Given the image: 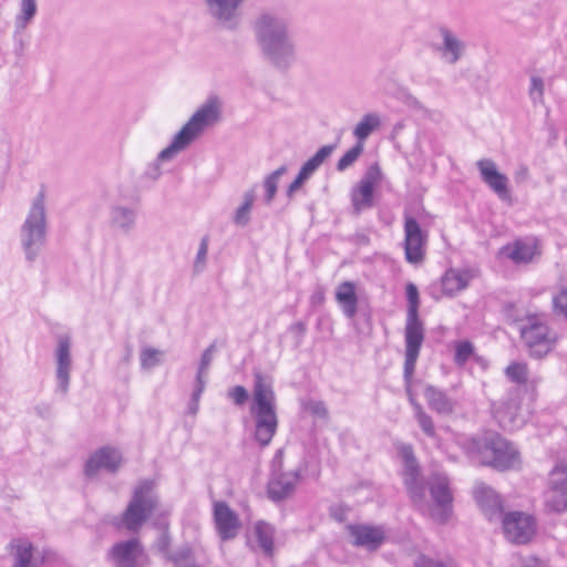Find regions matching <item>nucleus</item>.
I'll use <instances>...</instances> for the list:
<instances>
[{
	"label": "nucleus",
	"instance_id": "f257e3e1",
	"mask_svg": "<svg viewBox=\"0 0 567 567\" xmlns=\"http://www.w3.org/2000/svg\"><path fill=\"white\" fill-rule=\"evenodd\" d=\"M257 47L262 56L279 70H288L296 61V43L290 33V21L281 12L264 9L251 23Z\"/></svg>",
	"mask_w": 567,
	"mask_h": 567
},
{
	"label": "nucleus",
	"instance_id": "f03ea898",
	"mask_svg": "<svg viewBox=\"0 0 567 567\" xmlns=\"http://www.w3.org/2000/svg\"><path fill=\"white\" fill-rule=\"evenodd\" d=\"M219 117L220 102L216 96L209 97L174 135L171 144L148 164L144 176L150 181H157L162 175L161 164L172 161L177 154L187 150L208 126L218 122Z\"/></svg>",
	"mask_w": 567,
	"mask_h": 567
},
{
	"label": "nucleus",
	"instance_id": "7ed1b4c3",
	"mask_svg": "<svg viewBox=\"0 0 567 567\" xmlns=\"http://www.w3.org/2000/svg\"><path fill=\"white\" fill-rule=\"evenodd\" d=\"M250 413L255 420V439L260 446H267L278 426L276 396L271 382L258 371L255 372Z\"/></svg>",
	"mask_w": 567,
	"mask_h": 567
},
{
	"label": "nucleus",
	"instance_id": "20e7f679",
	"mask_svg": "<svg viewBox=\"0 0 567 567\" xmlns=\"http://www.w3.org/2000/svg\"><path fill=\"white\" fill-rule=\"evenodd\" d=\"M20 239L27 259L34 260L47 239V208L43 189L32 200L20 229Z\"/></svg>",
	"mask_w": 567,
	"mask_h": 567
},
{
	"label": "nucleus",
	"instance_id": "39448f33",
	"mask_svg": "<svg viewBox=\"0 0 567 567\" xmlns=\"http://www.w3.org/2000/svg\"><path fill=\"white\" fill-rule=\"evenodd\" d=\"M406 299L408 313L404 340L406 347V374H410L413 369V362L417 361L420 350L424 341V326L419 318V290L412 282L406 285Z\"/></svg>",
	"mask_w": 567,
	"mask_h": 567
},
{
	"label": "nucleus",
	"instance_id": "423d86ee",
	"mask_svg": "<svg viewBox=\"0 0 567 567\" xmlns=\"http://www.w3.org/2000/svg\"><path fill=\"white\" fill-rule=\"evenodd\" d=\"M157 506L154 483L150 480L141 482L134 489L133 496L122 514L121 525L130 532L141 528Z\"/></svg>",
	"mask_w": 567,
	"mask_h": 567
},
{
	"label": "nucleus",
	"instance_id": "0eeeda50",
	"mask_svg": "<svg viewBox=\"0 0 567 567\" xmlns=\"http://www.w3.org/2000/svg\"><path fill=\"white\" fill-rule=\"evenodd\" d=\"M519 332L530 354L538 358L547 354L556 340L542 315H528L520 319Z\"/></svg>",
	"mask_w": 567,
	"mask_h": 567
},
{
	"label": "nucleus",
	"instance_id": "6e6552de",
	"mask_svg": "<svg viewBox=\"0 0 567 567\" xmlns=\"http://www.w3.org/2000/svg\"><path fill=\"white\" fill-rule=\"evenodd\" d=\"M248 0H202L206 16L220 30L236 32L241 25V9Z\"/></svg>",
	"mask_w": 567,
	"mask_h": 567
},
{
	"label": "nucleus",
	"instance_id": "1a4fd4ad",
	"mask_svg": "<svg viewBox=\"0 0 567 567\" xmlns=\"http://www.w3.org/2000/svg\"><path fill=\"white\" fill-rule=\"evenodd\" d=\"M427 486L433 505L430 506L426 502V507L422 511L429 509L431 517L435 522L444 524L452 515L453 495L449 477L443 473H433L429 477Z\"/></svg>",
	"mask_w": 567,
	"mask_h": 567
},
{
	"label": "nucleus",
	"instance_id": "9d476101",
	"mask_svg": "<svg viewBox=\"0 0 567 567\" xmlns=\"http://www.w3.org/2000/svg\"><path fill=\"white\" fill-rule=\"evenodd\" d=\"M398 452L404 464V484L409 495L419 509L426 507V493L423 483L420 480V466L415 458L412 445L402 443L398 446Z\"/></svg>",
	"mask_w": 567,
	"mask_h": 567
},
{
	"label": "nucleus",
	"instance_id": "9b49d317",
	"mask_svg": "<svg viewBox=\"0 0 567 567\" xmlns=\"http://www.w3.org/2000/svg\"><path fill=\"white\" fill-rule=\"evenodd\" d=\"M544 504L545 508L551 513L567 511V463L558 462L549 472Z\"/></svg>",
	"mask_w": 567,
	"mask_h": 567
},
{
	"label": "nucleus",
	"instance_id": "f8f14e48",
	"mask_svg": "<svg viewBox=\"0 0 567 567\" xmlns=\"http://www.w3.org/2000/svg\"><path fill=\"white\" fill-rule=\"evenodd\" d=\"M520 401L519 391L512 390L493 403V415L502 429L513 431L523 424Z\"/></svg>",
	"mask_w": 567,
	"mask_h": 567
},
{
	"label": "nucleus",
	"instance_id": "ddd939ff",
	"mask_svg": "<svg viewBox=\"0 0 567 567\" xmlns=\"http://www.w3.org/2000/svg\"><path fill=\"white\" fill-rule=\"evenodd\" d=\"M488 465L501 470H512L519 465V453L511 442L499 435L491 436L485 443Z\"/></svg>",
	"mask_w": 567,
	"mask_h": 567
},
{
	"label": "nucleus",
	"instance_id": "4468645a",
	"mask_svg": "<svg viewBox=\"0 0 567 567\" xmlns=\"http://www.w3.org/2000/svg\"><path fill=\"white\" fill-rule=\"evenodd\" d=\"M427 234L424 231L417 220L410 216H404V254L408 262L419 265L424 260Z\"/></svg>",
	"mask_w": 567,
	"mask_h": 567
},
{
	"label": "nucleus",
	"instance_id": "2eb2a0df",
	"mask_svg": "<svg viewBox=\"0 0 567 567\" xmlns=\"http://www.w3.org/2000/svg\"><path fill=\"white\" fill-rule=\"evenodd\" d=\"M505 537L515 544L528 543L536 530V523L532 515L522 512H511L501 518Z\"/></svg>",
	"mask_w": 567,
	"mask_h": 567
},
{
	"label": "nucleus",
	"instance_id": "dca6fc26",
	"mask_svg": "<svg viewBox=\"0 0 567 567\" xmlns=\"http://www.w3.org/2000/svg\"><path fill=\"white\" fill-rule=\"evenodd\" d=\"M382 172L378 164L369 166L358 185L351 190V202L357 214L373 206L374 187L381 182Z\"/></svg>",
	"mask_w": 567,
	"mask_h": 567
},
{
	"label": "nucleus",
	"instance_id": "f3484780",
	"mask_svg": "<svg viewBox=\"0 0 567 567\" xmlns=\"http://www.w3.org/2000/svg\"><path fill=\"white\" fill-rule=\"evenodd\" d=\"M107 558L112 567H144V550L135 538L115 543Z\"/></svg>",
	"mask_w": 567,
	"mask_h": 567
},
{
	"label": "nucleus",
	"instance_id": "a211bd4d",
	"mask_svg": "<svg viewBox=\"0 0 567 567\" xmlns=\"http://www.w3.org/2000/svg\"><path fill=\"white\" fill-rule=\"evenodd\" d=\"M71 346L72 342L69 336L59 337L58 346L55 349V377L58 382V390L62 394H66L69 391L70 372L72 369Z\"/></svg>",
	"mask_w": 567,
	"mask_h": 567
},
{
	"label": "nucleus",
	"instance_id": "6ab92c4d",
	"mask_svg": "<svg viewBox=\"0 0 567 567\" xmlns=\"http://www.w3.org/2000/svg\"><path fill=\"white\" fill-rule=\"evenodd\" d=\"M122 464V455L118 450L104 446L95 451L86 461L84 473L87 477H93L100 470L115 473Z\"/></svg>",
	"mask_w": 567,
	"mask_h": 567
},
{
	"label": "nucleus",
	"instance_id": "aec40b11",
	"mask_svg": "<svg viewBox=\"0 0 567 567\" xmlns=\"http://www.w3.org/2000/svg\"><path fill=\"white\" fill-rule=\"evenodd\" d=\"M439 31L442 38L436 49L440 58L447 64H456L466 53V42L446 27L440 28Z\"/></svg>",
	"mask_w": 567,
	"mask_h": 567
},
{
	"label": "nucleus",
	"instance_id": "412c9836",
	"mask_svg": "<svg viewBox=\"0 0 567 567\" xmlns=\"http://www.w3.org/2000/svg\"><path fill=\"white\" fill-rule=\"evenodd\" d=\"M214 522L223 540L235 538L240 528L237 514L225 502L214 504Z\"/></svg>",
	"mask_w": 567,
	"mask_h": 567
},
{
	"label": "nucleus",
	"instance_id": "4be33fe9",
	"mask_svg": "<svg viewBox=\"0 0 567 567\" xmlns=\"http://www.w3.org/2000/svg\"><path fill=\"white\" fill-rule=\"evenodd\" d=\"M476 165L483 182L488 185L501 199H508L511 197L508 178L506 175L498 172L496 164L492 159H481Z\"/></svg>",
	"mask_w": 567,
	"mask_h": 567
},
{
	"label": "nucleus",
	"instance_id": "5701e85b",
	"mask_svg": "<svg viewBox=\"0 0 567 567\" xmlns=\"http://www.w3.org/2000/svg\"><path fill=\"white\" fill-rule=\"evenodd\" d=\"M347 529L353 545L369 550L378 549L385 539V533L381 526L348 525Z\"/></svg>",
	"mask_w": 567,
	"mask_h": 567
},
{
	"label": "nucleus",
	"instance_id": "b1692460",
	"mask_svg": "<svg viewBox=\"0 0 567 567\" xmlns=\"http://www.w3.org/2000/svg\"><path fill=\"white\" fill-rule=\"evenodd\" d=\"M474 498L488 520L503 517V505L498 494L489 486L480 483L474 487Z\"/></svg>",
	"mask_w": 567,
	"mask_h": 567
},
{
	"label": "nucleus",
	"instance_id": "393cba45",
	"mask_svg": "<svg viewBox=\"0 0 567 567\" xmlns=\"http://www.w3.org/2000/svg\"><path fill=\"white\" fill-rule=\"evenodd\" d=\"M476 276V270L471 268H450L441 278L442 293L447 297L455 296L460 291L466 289L471 280Z\"/></svg>",
	"mask_w": 567,
	"mask_h": 567
},
{
	"label": "nucleus",
	"instance_id": "a878e982",
	"mask_svg": "<svg viewBox=\"0 0 567 567\" xmlns=\"http://www.w3.org/2000/svg\"><path fill=\"white\" fill-rule=\"evenodd\" d=\"M299 480L297 472L282 473L274 476L268 483V496L275 502L282 501L290 496Z\"/></svg>",
	"mask_w": 567,
	"mask_h": 567
},
{
	"label": "nucleus",
	"instance_id": "bb28decb",
	"mask_svg": "<svg viewBox=\"0 0 567 567\" xmlns=\"http://www.w3.org/2000/svg\"><path fill=\"white\" fill-rule=\"evenodd\" d=\"M355 290L352 281H342L336 289V300L348 319H353L358 312L359 299Z\"/></svg>",
	"mask_w": 567,
	"mask_h": 567
},
{
	"label": "nucleus",
	"instance_id": "cd10ccee",
	"mask_svg": "<svg viewBox=\"0 0 567 567\" xmlns=\"http://www.w3.org/2000/svg\"><path fill=\"white\" fill-rule=\"evenodd\" d=\"M423 394L430 409L437 414L450 415L454 412L455 402L444 391L426 384Z\"/></svg>",
	"mask_w": 567,
	"mask_h": 567
},
{
	"label": "nucleus",
	"instance_id": "c85d7f7f",
	"mask_svg": "<svg viewBox=\"0 0 567 567\" xmlns=\"http://www.w3.org/2000/svg\"><path fill=\"white\" fill-rule=\"evenodd\" d=\"M136 221V212L127 206L116 205L111 208L110 223L113 228L128 234Z\"/></svg>",
	"mask_w": 567,
	"mask_h": 567
},
{
	"label": "nucleus",
	"instance_id": "c756f323",
	"mask_svg": "<svg viewBox=\"0 0 567 567\" xmlns=\"http://www.w3.org/2000/svg\"><path fill=\"white\" fill-rule=\"evenodd\" d=\"M507 257L516 264H528L535 256L539 255L537 245L534 241H516L512 247L505 248Z\"/></svg>",
	"mask_w": 567,
	"mask_h": 567
},
{
	"label": "nucleus",
	"instance_id": "7c9ffc66",
	"mask_svg": "<svg viewBox=\"0 0 567 567\" xmlns=\"http://www.w3.org/2000/svg\"><path fill=\"white\" fill-rule=\"evenodd\" d=\"M13 550V567H35L33 560V547L30 542L17 539L11 543Z\"/></svg>",
	"mask_w": 567,
	"mask_h": 567
},
{
	"label": "nucleus",
	"instance_id": "2f4dec72",
	"mask_svg": "<svg viewBox=\"0 0 567 567\" xmlns=\"http://www.w3.org/2000/svg\"><path fill=\"white\" fill-rule=\"evenodd\" d=\"M38 11L37 0H21L19 13L14 19L16 33L23 32L33 21Z\"/></svg>",
	"mask_w": 567,
	"mask_h": 567
},
{
	"label": "nucleus",
	"instance_id": "473e14b6",
	"mask_svg": "<svg viewBox=\"0 0 567 567\" xmlns=\"http://www.w3.org/2000/svg\"><path fill=\"white\" fill-rule=\"evenodd\" d=\"M169 559L175 567H205L204 561L196 556L194 549L188 545L179 547L171 555Z\"/></svg>",
	"mask_w": 567,
	"mask_h": 567
},
{
	"label": "nucleus",
	"instance_id": "72a5a7b5",
	"mask_svg": "<svg viewBox=\"0 0 567 567\" xmlns=\"http://www.w3.org/2000/svg\"><path fill=\"white\" fill-rule=\"evenodd\" d=\"M380 125V116L377 113H368L363 115L360 122L355 125L353 130V135L358 140V143L363 144V142L369 137V135Z\"/></svg>",
	"mask_w": 567,
	"mask_h": 567
},
{
	"label": "nucleus",
	"instance_id": "f704fd0d",
	"mask_svg": "<svg viewBox=\"0 0 567 567\" xmlns=\"http://www.w3.org/2000/svg\"><path fill=\"white\" fill-rule=\"evenodd\" d=\"M255 533L260 548L266 555L271 556L274 551L275 528L270 524L259 522L255 526Z\"/></svg>",
	"mask_w": 567,
	"mask_h": 567
},
{
	"label": "nucleus",
	"instance_id": "c9c22d12",
	"mask_svg": "<svg viewBox=\"0 0 567 567\" xmlns=\"http://www.w3.org/2000/svg\"><path fill=\"white\" fill-rule=\"evenodd\" d=\"M243 204L236 209L234 214V223L238 226H247L250 221V213L255 202L254 190H248L244 194Z\"/></svg>",
	"mask_w": 567,
	"mask_h": 567
},
{
	"label": "nucleus",
	"instance_id": "e433bc0d",
	"mask_svg": "<svg viewBox=\"0 0 567 567\" xmlns=\"http://www.w3.org/2000/svg\"><path fill=\"white\" fill-rule=\"evenodd\" d=\"M163 351L145 347L140 352L141 368L143 370H151L163 362Z\"/></svg>",
	"mask_w": 567,
	"mask_h": 567
},
{
	"label": "nucleus",
	"instance_id": "4c0bfd02",
	"mask_svg": "<svg viewBox=\"0 0 567 567\" xmlns=\"http://www.w3.org/2000/svg\"><path fill=\"white\" fill-rule=\"evenodd\" d=\"M287 172L285 165L278 167L271 174H269L264 181V187L266 190L265 200L270 204L276 196L279 178Z\"/></svg>",
	"mask_w": 567,
	"mask_h": 567
},
{
	"label": "nucleus",
	"instance_id": "58836bf2",
	"mask_svg": "<svg viewBox=\"0 0 567 567\" xmlns=\"http://www.w3.org/2000/svg\"><path fill=\"white\" fill-rule=\"evenodd\" d=\"M505 374L511 381L524 384L528 379L527 364L523 362H513L505 369Z\"/></svg>",
	"mask_w": 567,
	"mask_h": 567
},
{
	"label": "nucleus",
	"instance_id": "ea45409f",
	"mask_svg": "<svg viewBox=\"0 0 567 567\" xmlns=\"http://www.w3.org/2000/svg\"><path fill=\"white\" fill-rule=\"evenodd\" d=\"M216 351L217 347L216 343L214 342L203 352L198 365L196 382L206 381V377Z\"/></svg>",
	"mask_w": 567,
	"mask_h": 567
},
{
	"label": "nucleus",
	"instance_id": "a19ab883",
	"mask_svg": "<svg viewBox=\"0 0 567 567\" xmlns=\"http://www.w3.org/2000/svg\"><path fill=\"white\" fill-rule=\"evenodd\" d=\"M414 416L425 435L432 439L436 436L434 422L432 417L423 410L422 406H416V412L414 413Z\"/></svg>",
	"mask_w": 567,
	"mask_h": 567
},
{
	"label": "nucleus",
	"instance_id": "79ce46f5",
	"mask_svg": "<svg viewBox=\"0 0 567 567\" xmlns=\"http://www.w3.org/2000/svg\"><path fill=\"white\" fill-rule=\"evenodd\" d=\"M363 144L357 143L353 147L346 152V154L338 161L337 169L339 172L346 171L350 167L362 154Z\"/></svg>",
	"mask_w": 567,
	"mask_h": 567
},
{
	"label": "nucleus",
	"instance_id": "37998d69",
	"mask_svg": "<svg viewBox=\"0 0 567 567\" xmlns=\"http://www.w3.org/2000/svg\"><path fill=\"white\" fill-rule=\"evenodd\" d=\"M553 311L556 316L567 319V289L561 288L551 298Z\"/></svg>",
	"mask_w": 567,
	"mask_h": 567
},
{
	"label": "nucleus",
	"instance_id": "c03bdc74",
	"mask_svg": "<svg viewBox=\"0 0 567 567\" xmlns=\"http://www.w3.org/2000/svg\"><path fill=\"white\" fill-rule=\"evenodd\" d=\"M544 80L540 76L533 75L530 78V86L528 90V94L534 104L544 102Z\"/></svg>",
	"mask_w": 567,
	"mask_h": 567
},
{
	"label": "nucleus",
	"instance_id": "a18cd8bd",
	"mask_svg": "<svg viewBox=\"0 0 567 567\" xmlns=\"http://www.w3.org/2000/svg\"><path fill=\"white\" fill-rule=\"evenodd\" d=\"M473 354V346L470 341H462L456 344L454 360L458 365H463Z\"/></svg>",
	"mask_w": 567,
	"mask_h": 567
},
{
	"label": "nucleus",
	"instance_id": "49530a36",
	"mask_svg": "<svg viewBox=\"0 0 567 567\" xmlns=\"http://www.w3.org/2000/svg\"><path fill=\"white\" fill-rule=\"evenodd\" d=\"M209 238L208 236H204L200 240L199 248L195 259V270L202 271L206 264V257L208 252Z\"/></svg>",
	"mask_w": 567,
	"mask_h": 567
},
{
	"label": "nucleus",
	"instance_id": "de8ad7c7",
	"mask_svg": "<svg viewBox=\"0 0 567 567\" xmlns=\"http://www.w3.org/2000/svg\"><path fill=\"white\" fill-rule=\"evenodd\" d=\"M415 567H453L452 560H437L425 555H421L414 561Z\"/></svg>",
	"mask_w": 567,
	"mask_h": 567
},
{
	"label": "nucleus",
	"instance_id": "09e8293b",
	"mask_svg": "<svg viewBox=\"0 0 567 567\" xmlns=\"http://www.w3.org/2000/svg\"><path fill=\"white\" fill-rule=\"evenodd\" d=\"M415 364H416V361L413 362V369L411 370V373L410 374H406V359L404 360V381H405V390H406V394L409 396V401L411 403V405L413 406L414 409V413L416 412V406H422L416 400H415V395L411 389V383H412V378H413V373H414V370H415Z\"/></svg>",
	"mask_w": 567,
	"mask_h": 567
},
{
	"label": "nucleus",
	"instance_id": "8fccbe9b",
	"mask_svg": "<svg viewBox=\"0 0 567 567\" xmlns=\"http://www.w3.org/2000/svg\"><path fill=\"white\" fill-rule=\"evenodd\" d=\"M206 386V381L195 382V389L192 393L190 403L188 406L189 413L195 415L198 411L199 399Z\"/></svg>",
	"mask_w": 567,
	"mask_h": 567
},
{
	"label": "nucleus",
	"instance_id": "3c124183",
	"mask_svg": "<svg viewBox=\"0 0 567 567\" xmlns=\"http://www.w3.org/2000/svg\"><path fill=\"white\" fill-rule=\"evenodd\" d=\"M228 396L237 405H243L248 400V391L243 385H236L228 391Z\"/></svg>",
	"mask_w": 567,
	"mask_h": 567
},
{
	"label": "nucleus",
	"instance_id": "603ef678",
	"mask_svg": "<svg viewBox=\"0 0 567 567\" xmlns=\"http://www.w3.org/2000/svg\"><path fill=\"white\" fill-rule=\"evenodd\" d=\"M307 179H308L307 177H305L302 174L298 173L295 181L287 188V196L289 198H291L293 196V194L303 185V183Z\"/></svg>",
	"mask_w": 567,
	"mask_h": 567
},
{
	"label": "nucleus",
	"instance_id": "864d4df0",
	"mask_svg": "<svg viewBox=\"0 0 567 567\" xmlns=\"http://www.w3.org/2000/svg\"><path fill=\"white\" fill-rule=\"evenodd\" d=\"M336 150V145L334 144H331V145H324L322 147H320L317 153L315 154V156L317 157V159L320 162V163H323L332 153L333 151Z\"/></svg>",
	"mask_w": 567,
	"mask_h": 567
},
{
	"label": "nucleus",
	"instance_id": "5fc2aeb1",
	"mask_svg": "<svg viewBox=\"0 0 567 567\" xmlns=\"http://www.w3.org/2000/svg\"><path fill=\"white\" fill-rule=\"evenodd\" d=\"M336 150V145L334 144H331V145H324L322 147H320L317 153L315 154V156L317 157V159L320 162V163H323L332 153L333 151Z\"/></svg>",
	"mask_w": 567,
	"mask_h": 567
},
{
	"label": "nucleus",
	"instance_id": "6e6d98bb",
	"mask_svg": "<svg viewBox=\"0 0 567 567\" xmlns=\"http://www.w3.org/2000/svg\"><path fill=\"white\" fill-rule=\"evenodd\" d=\"M310 412L320 417H326L328 415V411L322 402H311L308 405Z\"/></svg>",
	"mask_w": 567,
	"mask_h": 567
},
{
	"label": "nucleus",
	"instance_id": "4d7b16f0",
	"mask_svg": "<svg viewBox=\"0 0 567 567\" xmlns=\"http://www.w3.org/2000/svg\"><path fill=\"white\" fill-rule=\"evenodd\" d=\"M317 169L318 168L315 167V165L310 163L308 159L307 162L303 163L299 173L302 174L305 177L309 178Z\"/></svg>",
	"mask_w": 567,
	"mask_h": 567
},
{
	"label": "nucleus",
	"instance_id": "13d9d810",
	"mask_svg": "<svg viewBox=\"0 0 567 567\" xmlns=\"http://www.w3.org/2000/svg\"><path fill=\"white\" fill-rule=\"evenodd\" d=\"M528 177V168L526 166H520L519 169L515 173V181L517 183H523Z\"/></svg>",
	"mask_w": 567,
	"mask_h": 567
},
{
	"label": "nucleus",
	"instance_id": "bf43d9fd",
	"mask_svg": "<svg viewBox=\"0 0 567 567\" xmlns=\"http://www.w3.org/2000/svg\"><path fill=\"white\" fill-rule=\"evenodd\" d=\"M522 567H546V565L535 557H529L523 561Z\"/></svg>",
	"mask_w": 567,
	"mask_h": 567
},
{
	"label": "nucleus",
	"instance_id": "052dcab7",
	"mask_svg": "<svg viewBox=\"0 0 567 567\" xmlns=\"http://www.w3.org/2000/svg\"><path fill=\"white\" fill-rule=\"evenodd\" d=\"M309 162L312 163L317 168L322 165V163H320L315 155L309 158Z\"/></svg>",
	"mask_w": 567,
	"mask_h": 567
},
{
	"label": "nucleus",
	"instance_id": "680f3d73",
	"mask_svg": "<svg viewBox=\"0 0 567 567\" xmlns=\"http://www.w3.org/2000/svg\"><path fill=\"white\" fill-rule=\"evenodd\" d=\"M309 162L312 163L317 168L322 165V163H320L315 155L309 158Z\"/></svg>",
	"mask_w": 567,
	"mask_h": 567
},
{
	"label": "nucleus",
	"instance_id": "e2e57ef3",
	"mask_svg": "<svg viewBox=\"0 0 567 567\" xmlns=\"http://www.w3.org/2000/svg\"><path fill=\"white\" fill-rule=\"evenodd\" d=\"M295 329L299 330L300 332H303L306 327L302 322H298L293 326Z\"/></svg>",
	"mask_w": 567,
	"mask_h": 567
}]
</instances>
